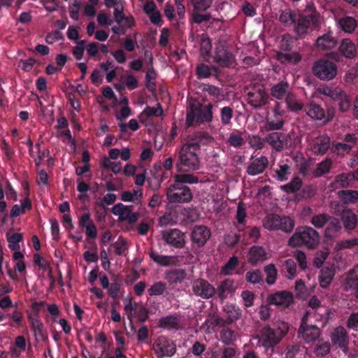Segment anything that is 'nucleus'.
<instances>
[{
  "mask_svg": "<svg viewBox=\"0 0 358 358\" xmlns=\"http://www.w3.org/2000/svg\"><path fill=\"white\" fill-rule=\"evenodd\" d=\"M289 331V324L284 321H277L272 326L264 325L258 334L259 345L267 353H272Z\"/></svg>",
  "mask_w": 358,
  "mask_h": 358,
  "instance_id": "obj_1",
  "label": "nucleus"
},
{
  "mask_svg": "<svg viewBox=\"0 0 358 358\" xmlns=\"http://www.w3.org/2000/svg\"><path fill=\"white\" fill-rule=\"evenodd\" d=\"M213 108L212 103L205 105L196 100L190 102L186 114L187 125L194 127L211 122L213 119Z\"/></svg>",
  "mask_w": 358,
  "mask_h": 358,
  "instance_id": "obj_2",
  "label": "nucleus"
},
{
  "mask_svg": "<svg viewBox=\"0 0 358 358\" xmlns=\"http://www.w3.org/2000/svg\"><path fill=\"white\" fill-rule=\"evenodd\" d=\"M319 243V233L308 226L298 227L288 240L290 247L306 246L308 249H315Z\"/></svg>",
  "mask_w": 358,
  "mask_h": 358,
  "instance_id": "obj_3",
  "label": "nucleus"
},
{
  "mask_svg": "<svg viewBox=\"0 0 358 358\" xmlns=\"http://www.w3.org/2000/svg\"><path fill=\"white\" fill-rule=\"evenodd\" d=\"M199 152L182 145L178 152L176 167L180 172L195 171L200 169Z\"/></svg>",
  "mask_w": 358,
  "mask_h": 358,
  "instance_id": "obj_4",
  "label": "nucleus"
},
{
  "mask_svg": "<svg viewBox=\"0 0 358 358\" xmlns=\"http://www.w3.org/2000/svg\"><path fill=\"white\" fill-rule=\"evenodd\" d=\"M247 90L245 101L253 109L259 110L268 104L269 96L264 85L255 83Z\"/></svg>",
  "mask_w": 358,
  "mask_h": 358,
  "instance_id": "obj_5",
  "label": "nucleus"
},
{
  "mask_svg": "<svg viewBox=\"0 0 358 358\" xmlns=\"http://www.w3.org/2000/svg\"><path fill=\"white\" fill-rule=\"evenodd\" d=\"M294 226V220L289 216L271 213L267 215L263 220V227L270 231L280 230L285 233H290Z\"/></svg>",
  "mask_w": 358,
  "mask_h": 358,
  "instance_id": "obj_6",
  "label": "nucleus"
},
{
  "mask_svg": "<svg viewBox=\"0 0 358 358\" xmlns=\"http://www.w3.org/2000/svg\"><path fill=\"white\" fill-rule=\"evenodd\" d=\"M166 196L170 203H187L192 200L193 194L189 187L174 182L166 189Z\"/></svg>",
  "mask_w": 358,
  "mask_h": 358,
  "instance_id": "obj_7",
  "label": "nucleus"
},
{
  "mask_svg": "<svg viewBox=\"0 0 358 358\" xmlns=\"http://www.w3.org/2000/svg\"><path fill=\"white\" fill-rule=\"evenodd\" d=\"M309 7L310 8L309 14L297 13L294 24V30L298 36L306 34L310 26L317 27L319 24L318 14L315 8Z\"/></svg>",
  "mask_w": 358,
  "mask_h": 358,
  "instance_id": "obj_8",
  "label": "nucleus"
},
{
  "mask_svg": "<svg viewBox=\"0 0 358 358\" xmlns=\"http://www.w3.org/2000/svg\"><path fill=\"white\" fill-rule=\"evenodd\" d=\"M313 74L322 80L334 79L337 74V66L327 59L317 60L312 68Z\"/></svg>",
  "mask_w": 358,
  "mask_h": 358,
  "instance_id": "obj_9",
  "label": "nucleus"
},
{
  "mask_svg": "<svg viewBox=\"0 0 358 358\" xmlns=\"http://www.w3.org/2000/svg\"><path fill=\"white\" fill-rule=\"evenodd\" d=\"M264 141L276 152H281L284 148H289L292 145L291 135L278 131L267 134Z\"/></svg>",
  "mask_w": 358,
  "mask_h": 358,
  "instance_id": "obj_10",
  "label": "nucleus"
},
{
  "mask_svg": "<svg viewBox=\"0 0 358 358\" xmlns=\"http://www.w3.org/2000/svg\"><path fill=\"white\" fill-rule=\"evenodd\" d=\"M192 294L204 300L212 299L215 295V287L207 280L197 278L191 282Z\"/></svg>",
  "mask_w": 358,
  "mask_h": 358,
  "instance_id": "obj_11",
  "label": "nucleus"
},
{
  "mask_svg": "<svg viewBox=\"0 0 358 358\" xmlns=\"http://www.w3.org/2000/svg\"><path fill=\"white\" fill-rule=\"evenodd\" d=\"M153 350L157 358L171 357L176 352L174 342L163 336L156 339L153 344Z\"/></svg>",
  "mask_w": 358,
  "mask_h": 358,
  "instance_id": "obj_12",
  "label": "nucleus"
},
{
  "mask_svg": "<svg viewBox=\"0 0 358 358\" xmlns=\"http://www.w3.org/2000/svg\"><path fill=\"white\" fill-rule=\"evenodd\" d=\"M308 315V312L307 311L301 319L298 333L306 343H311L319 338L320 329L315 324H308L307 323Z\"/></svg>",
  "mask_w": 358,
  "mask_h": 358,
  "instance_id": "obj_13",
  "label": "nucleus"
},
{
  "mask_svg": "<svg viewBox=\"0 0 358 358\" xmlns=\"http://www.w3.org/2000/svg\"><path fill=\"white\" fill-rule=\"evenodd\" d=\"M132 206H124L122 203H118L113 206L111 212L115 215H118L120 221H127L130 224H134L139 219L140 213L132 212Z\"/></svg>",
  "mask_w": 358,
  "mask_h": 358,
  "instance_id": "obj_14",
  "label": "nucleus"
},
{
  "mask_svg": "<svg viewBox=\"0 0 358 358\" xmlns=\"http://www.w3.org/2000/svg\"><path fill=\"white\" fill-rule=\"evenodd\" d=\"M213 138L207 131H196L189 136L183 145L200 152L201 145H208Z\"/></svg>",
  "mask_w": 358,
  "mask_h": 358,
  "instance_id": "obj_15",
  "label": "nucleus"
},
{
  "mask_svg": "<svg viewBox=\"0 0 358 358\" xmlns=\"http://www.w3.org/2000/svg\"><path fill=\"white\" fill-rule=\"evenodd\" d=\"M162 236L166 243L176 248H182L185 246V234L178 229L163 231Z\"/></svg>",
  "mask_w": 358,
  "mask_h": 358,
  "instance_id": "obj_16",
  "label": "nucleus"
},
{
  "mask_svg": "<svg viewBox=\"0 0 358 358\" xmlns=\"http://www.w3.org/2000/svg\"><path fill=\"white\" fill-rule=\"evenodd\" d=\"M331 147V138L326 134H320L310 143V150L315 155H324Z\"/></svg>",
  "mask_w": 358,
  "mask_h": 358,
  "instance_id": "obj_17",
  "label": "nucleus"
},
{
  "mask_svg": "<svg viewBox=\"0 0 358 358\" xmlns=\"http://www.w3.org/2000/svg\"><path fill=\"white\" fill-rule=\"evenodd\" d=\"M267 301L269 304L285 308H288L293 303L294 296L292 292L283 290L270 294L268 296Z\"/></svg>",
  "mask_w": 358,
  "mask_h": 358,
  "instance_id": "obj_18",
  "label": "nucleus"
},
{
  "mask_svg": "<svg viewBox=\"0 0 358 358\" xmlns=\"http://www.w3.org/2000/svg\"><path fill=\"white\" fill-rule=\"evenodd\" d=\"M236 290L235 281L232 278H226L221 281L215 288L217 295L220 302H223L230 295H234Z\"/></svg>",
  "mask_w": 358,
  "mask_h": 358,
  "instance_id": "obj_19",
  "label": "nucleus"
},
{
  "mask_svg": "<svg viewBox=\"0 0 358 358\" xmlns=\"http://www.w3.org/2000/svg\"><path fill=\"white\" fill-rule=\"evenodd\" d=\"M210 236V229L204 225L194 226L191 233L192 241L199 248L204 246Z\"/></svg>",
  "mask_w": 358,
  "mask_h": 358,
  "instance_id": "obj_20",
  "label": "nucleus"
},
{
  "mask_svg": "<svg viewBox=\"0 0 358 358\" xmlns=\"http://www.w3.org/2000/svg\"><path fill=\"white\" fill-rule=\"evenodd\" d=\"M215 62L219 66L229 68L236 63L235 56L226 49L217 50L215 56Z\"/></svg>",
  "mask_w": 358,
  "mask_h": 358,
  "instance_id": "obj_21",
  "label": "nucleus"
},
{
  "mask_svg": "<svg viewBox=\"0 0 358 358\" xmlns=\"http://www.w3.org/2000/svg\"><path fill=\"white\" fill-rule=\"evenodd\" d=\"M331 343L334 345L343 349L348 345V335L346 329L342 327H336L331 335Z\"/></svg>",
  "mask_w": 358,
  "mask_h": 358,
  "instance_id": "obj_22",
  "label": "nucleus"
},
{
  "mask_svg": "<svg viewBox=\"0 0 358 358\" xmlns=\"http://www.w3.org/2000/svg\"><path fill=\"white\" fill-rule=\"evenodd\" d=\"M268 165L266 156H261L254 159L248 166L246 172L250 176H257L262 173Z\"/></svg>",
  "mask_w": 358,
  "mask_h": 358,
  "instance_id": "obj_23",
  "label": "nucleus"
},
{
  "mask_svg": "<svg viewBox=\"0 0 358 358\" xmlns=\"http://www.w3.org/2000/svg\"><path fill=\"white\" fill-rule=\"evenodd\" d=\"M268 259V253L262 246L253 245L248 252V262L256 266L258 263L262 262Z\"/></svg>",
  "mask_w": 358,
  "mask_h": 358,
  "instance_id": "obj_24",
  "label": "nucleus"
},
{
  "mask_svg": "<svg viewBox=\"0 0 358 358\" xmlns=\"http://www.w3.org/2000/svg\"><path fill=\"white\" fill-rule=\"evenodd\" d=\"M341 220L346 230H353L357 224V216L351 209H343L341 213Z\"/></svg>",
  "mask_w": 358,
  "mask_h": 358,
  "instance_id": "obj_25",
  "label": "nucleus"
},
{
  "mask_svg": "<svg viewBox=\"0 0 358 358\" xmlns=\"http://www.w3.org/2000/svg\"><path fill=\"white\" fill-rule=\"evenodd\" d=\"M290 91L291 88L288 82L281 80L271 87V94L278 100H282Z\"/></svg>",
  "mask_w": 358,
  "mask_h": 358,
  "instance_id": "obj_26",
  "label": "nucleus"
},
{
  "mask_svg": "<svg viewBox=\"0 0 358 358\" xmlns=\"http://www.w3.org/2000/svg\"><path fill=\"white\" fill-rule=\"evenodd\" d=\"M307 115L314 120H322L325 118V110L319 104L314 101L310 102L304 107Z\"/></svg>",
  "mask_w": 358,
  "mask_h": 358,
  "instance_id": "obj_27",
  "label": "nucleus"
},
{
  "mask_svg": "<svg viewBox=\"0 0 358 358\" xmlns=\"http://www.w3.org/2000/svg\"><path fill=\"white\" fill-rule=\"evenodd\" d=\"M324 230V237L328 240H334L341 230V224L338 219L331 217L327 224Z\"/></svg>",
  "mask_w": 358,
  "mask_h": 358,
  "instance_id": "obj_28",
  "label": "nucleus"
},
{
  "mask_svg": "<svg viewBox=\"0 0 358 358\" xmlns=\"http://www.w3.org/2000/svg\"><path fill=\"white\" fill-rule=\"evenodd\" d=\"M29 321L36 339L40 338L43 341H48V334L44 329V324L41 320L40 318H32L29 317Z\"/></svg>",
  "mask_w": 358,
  "mask_h": 358,
  "instance_id": "obj_29",
  "label": "nucleus"
},
{
  "mask_svg": "<svg viewBox=\"0 0 358 358\" xmlns=\"http://www.w3.org/2000/svg\"><path fill=\"white\" fill-rule=\"evenodd\" d=\"M336 44L337 41L331 36V32L317 37L315 43L317 48L321 50L332 49L336 47Z\"/></svg>",
  "mask_w": 358,
  "mask_h": 358,
  "instance_id": "obj_30",
  "label": "nucleus"
},
{
  "mask_svg": "<svg viewBox=\"0 0 358 358\" xmlns=\"http://www.w3.org/2000/svg\"><path fill=\"white\" fill-rule=\"evenodd\" d=\"M335 275L334 266H327L321 269L319 275L320 285L322 288H327Z\"/></svg>",
  "mask_w": 358,
  "mask_h": 358,
  "instance_id": "obj_31",
  "label": "nucleus"
},
{
  "mask_svg": "<svg viewBox=\"0 0 358 358\" xmlns=\"http://www.w3.org/2000/svg\"><path fill=\"white\" fill-rule=\"evenodd\" d=\"M218 69L215 66H208L204 63L197 64L196 75L199 79L208 78L212 75L218 73Z\"/></svg>",
  "mask_w": 358,
  "mask_h": 358,
  "instance_id": "obj_32",
  "label": "nucleus"
},
{
  "mask_svg": "<svg viewBox=\"0 0 358 358\" xmlns=\"http://www.w3.org/2000/svg\"><path fill=\"white\" fill-rule=\"evenodd\" d=\"M339 52L346 58L352 59L357 54L355 45L348 38L342 41L339 46Z\"/></svg>",
  "mask_w": 358,
  "mask_h": 358,
  "instance_id": "obj_33",
  "label": "nucleus"
},
{
  "mask_svg": "<svg viewBox=\"0 0 358 358\" xmlns=\"http://www.w3.org/2000/svg\"><path fill=\"white\" fill-rule=\"evenodd\" d=\"M223 311L227 314L226 324H231L237 320L241 315V310L235 304L227 303L224 306Z\"/></svg>",
  "mask_w": 358,
  "mask_h": 358,
  "instance_id": "obj_34",
  "label": "nucleus"
},
{
  "mask_svg": "<svg viewBox=\"0 0 358 358\" xmlns=\"http://www.w3.org/2000/svg\"><path fill=\"white\" fill-rule=\"evenodd\" d=\"M276 59L283 64H296L301 61V56L298 52H292V53H283L282 52H278L276 54Z\"/></svg>",
  "mask_w": 358,
  "mask_h": 358,
  "instance_id": "obj_35",
  "label": "nucleus"
},
{
  "mask_svg": "<svg viewBox=\"0 0 358 358\" xmlns=\"http://www.w3.org/2000/svg\"><path fill=\"white\" fill-rule=\"evenodd\" d=\"M333 166V161L331 158L327 157L323 161L317 164V167L313 171V174L315 177L319 178L324 174L329 173Z\"/></svg>",
  "mask_w": 358,
  "mask_h": 358,
  "instance_id": "obj_36",
  "label": "nucleus"
},
{
  "mask_svg": "<svg viewBox=\"0 0 358 358\" xmlns=\"http://www.w3.org/2000/svg\"><path fill=\"white\" fill-rule=\"evenodd\" d=\"M226 324L225 320L217 315H210L202 325V329L206 331L210 332V330H213L217 326H224Z\"/></svg>",
  "mask_w": 358,
  "mask_h": 358,
  "instance_id": "obj_37",
  "label": "nucleus"
},
{
  "mask_svg": "<svg viewBox=\"0 0 358 358\" xmlns=\"http://www.w3.org/2000/svg\"><path fill=\"white\" fill-rule=\"evenodd\" d=\"M185 277V271L180 268H174L166 273V279L171 284L180 283Z\"/></svg>",
  "mask_w": 358,
  "mask_h": 358,
  "instance_id": "obj_38",
  "label": "nucleus"
},
{
  "mask_svg": "<svg viewBox=\"0 0 358 358\" xmlns=\"http://www.w3.org/2000/svg\"><path fill=\"white\" fill-rule=\"evenodd\" d=\"M32 207L31 202L29 197L25 198L21 205L15 204L10 210V216L17 217L20 214L25 213L26 210H31Z\"/></svg>",
  "mask_w": 358,
  "mask_h": 358,
  "instance_id": "obj_39",
  "label": "nucleus"
},
{
  "mask_svg": "<svg viewBox=\"0 0 358 358\" xmlns=\"http://www.w3.org/2000/svg\"><path fill=\"white\" fill-rule=\"evenodd\" d=\"M297 13H298L291 9H286L282 10L280 14L279 21L285 27H290L292 25L294 26Z\"/></svg>",
  "mask_w": 358,
  "mask_h": 358,
  "instance_id": "obj_40",
  "label": "nucleus"
},
{
  "mask_svg": "<svg viewBox=\"0 0 358 358\" xmlns=\"http://www.w3.org/2000/svg\"><path fill=\"white\" fill-rule=\"evenodd\" d=\"M301 187V178L296 176L289 183L280 186V189L287 194H294L298 192Z\"/></svg>",
  "mask_w": 358,
  "mask_h": 358,
  "instance_id": "obj_41",
  "label": "nucleus"
},
{
  "mask_svg": "<svg viewBox=\"0 0 358 358\" xmlns=\"http://www.w3.org/2000/svg\"><path fill=\"white\" fill-rule=\"evenodd\" d=\"M287 108L294 112L299 111L303 108V104L296 98V95L291 91L284 99Z\"/></svg>",
  "mask_w": 358,
  "mask_h": 358,
  "instance_id": "obj_42",
  "label": "nucleus"
},
{
  "mask_svg": "<svg viewBox=\"0 0 358 358\" xmlns=\"http://www.w3.org/2000/svg\"><path fill=\"white\" fill-rule=\"evenodd\" d=\"M352 150L348 144H345L343 142H338L334 141L331 143V151L332 153L337 156H345L348 154Z\"/></svg>",
  "mask_w": 358,
  "mask_h": 358,
  "instance_id": "obj_43",
  "label": "nucleus"
},
{
  "mask_svg": "<svg viewBox=\"0 0 358 358\" xmlns=\"http://www.w3.org/2000/svg\"><path fill=\"white\" fill-rule=\"evenodd\" d=\"M199 181V178L191 173H180L174 176V182L183 185L185 184H196Z\"/></svg>",
  "mask_w": 358,
  "mask_h": 358,
  "instance_id": "obj_44",
  "label": "nucleus"
},
{
  "mask_svg": "<svg viewBox=\"0 0 358 358\" xmlns=\"http://www.w3.org/2000/svg\"><path fill=\"white\" fill-rule=\"evenodd\" d=\"M238 263L239 261L238 257L235 255H233L229 259L227 263L221 268L220 273L224 275H231L234 271L238 266Z\"/></svg>",
  "mask_w": 358,
  "mask_h": 358,
  "instance_id": "obj_45",
  "label": "nucleus"
},
{
  "mask_svg": "<svg viewBox=\"0 0 358 358\" xmlns=\"http://www.w3.org/2000/svg\"><path fill=\"white\" fill-rule=\"evenodd\" d=\"M245 280L251 284H260L264 283L262 273L259 269H253L248 271L245 273Z\"/></svg>",
  "mask_w": 358,
  "mask_h": 358,
  "instance_id": "obj_46",
  "label": "nucleus"
},
{
  "mask_svg": "<svg viewBox=\"0 0 358 358\" xmlns=\"http://www.w3.org/2000/svg\"><path fill=\"white\" fill-rule=\"evenodd\" d=\"M275 178L278 181H285L288 179L291 174V168L287 164H280L278 168L275 171Z\"/></svg>",
  "mask_w": 358,
  "mask_h": 358,
  "instance_id": "obj_47",
  "label": "nucleus"
},
{
  "mask_svg": "<svg viewBox=\"0 0 358 358\" xmlns=\"http://www.w3.org/2000/svg\"><path fill=\"white\" fill-rule=\"evenodd\" d=\"M339 24L341 29L348 33H352L357 27V21L352 17H345L340 20Z\"/></svg>",
  "mask_w": 358,
  "mask_h": 358,
  "instance_id": "obj_48",
  "label": "nucleus"
},
{
  "mask_svg": "<svg viewBox=\"0 0 358 358\" xmlns=\"http://www.w3.org/2000/svg\"><path fill=\"white\" fill-rule=\"evenodd\" d=\"M331 217L326 213L315 215L311 217L310 223L316 228H322L327 224Z\"/></svg>",
  "mask_w": 358,
  "mask_h": 358,
  "instance_id": "obj_49",
  "label": "nucleus"
},
{
  "mask_svg": "<svg viewBox=\"0 0 358 358\" xmlns=\"http://www.w3.org/2000/svg\"><path fill=\"white\" fill-rule=\"evenodd\" d=\"M264 272L266 275V282L268 285H273L277 278L278 271L273 264H269L264 267Z\"/></svg>",
  "mask_w": 358,
  "mask_h": 358,
  "instance_id": "obj_50",
  "label": "nucleus"
},
{
  "mask_svg": "<svg viewBox=\"0 0 358 358\" xmlns=\"http://www.w3.org/2000/svg\"><path fill=\"white\" fill-rule=\"evenodd\" d=\"M296 38L291 36L289 34L283 35L280 42V49L285 52H291L294 48V43Z\"/></svg>",
  "mask_w": 358,
  "mask_h": 358,
  "instance_id": "obj_51",
  "label": "nucleus"
},
{
  "mask_svg": "<svg viewBox=\"0 0 358 358\" xmlns=\"http://www.w3.org/2000/svg\"><path fill=\"white\" fill-rule=\"evenodd\" d=\"M6 238L8 242V248L11 250H18L20 249V242L22 241V235L21 234L14 233L10 236L7 233Z\"/></svg>",
  "mask_w": 358,
  "mask_h": 358,
  "instance_id": "obj_52",
  "label": "nucleus"
},
{
  "mask_svg": "<svg viewBox=\"0 0 358 358\" xmlns=\"http://www.w3.org/2000/svg\"><path fill=\"white\" fill-rule=\"evenodd\" d=\"M285 124V121L282 118L275 119L267 118L265 122V129L266 131H277L281 129Z\"/></svg>",
  "mask_w": 358,
  "mask_h": 358,
  "instance_id": "obj_53",
  "label": "nucleus"
},
{
  "mask_svg": "<svg viewBox=\"0 0 358 358\" xmlns=\"http://www.w3.org/2000/svg\"><path fill=\"white\" fill-rule=\"evenodd\" d=\"M150 257L160 266H167L171 264V257L158 254L155 251H150Z\"/></svg>",
  "mask_w": 358,
  "mask_h": 358,
  "instance_id": "obj_54",
  "label": "nucleus"
},
{
  "mask_svg": "<svg viewBox=\"0 0 358 358\" xmlns=\"http://www.w3.org/2000/svg\"><path fill=\"white\" fill-rule=\"evenodd\" d=\"M227 143L232 147L239 148L245 143L241 133L238 131L229 134Z\"/></svg>",
  "mask_w": 358,
  "mask_h": 358,
  "instance_id": "obj_55",
  "label": "nucleus"
},
{
  "mask_svg": "<svg viewBox=\"0 0 358 358\" xmlns=\"http://www.w3.org/2000/svg\"><path fill=\"white\" fill-rule=\"evenodd\" d=\"M166 290V285L162 281L155 282L148 289L149 296H159L163 294Z\"/></svg>",
  "mask_w": 358,
  "mask_h": 358,
  "instance_id": "obj_56",
  "label": "nucleus"
},
{
  "mask_svg": "<svg viewBox=\"0 0 358 358\" xmlns=\"http://www.w3.org/2000/svg\"><path fill=\"white\" fill-rule=\"evenodd\" d=\"M339 195L343 198V201L346 203H356L358 201V191L357 190H341Z\"/></svg>",
  "mask_w": 358,
  "mask_h": 358,
  "instance_id": "obj_57",
  "label": "nucleus"
},
{
  "mask_svg": "<svg viewBox=\"0 0 358 358\" xmlns=\"http://www.w3.org/2000/svg\"><path fill=\"white\" fill-rule=\"evenodd\" d=\"M338 102L339 110L341 112L348 110L351 106V100L348 95L344 92H342L339 98L336 101Z\"/></svg>",
  "mask_w": 358,
  "mask_h": 358,
  "instance_id": "obj_58",
  "label": "nucleus"
},
{
  "mask_svg": "<svg viewBox=\"0 0 358 358\" xmlns=\"http://www.w3.org/2000/svg\"><path fill=\"white\" fill-rule=\"evenodd\" d=\"M233 117V109L229 106H224L220 110L221 122L224 125L231 124Z\"/></svg>",
  "mask_w": 358,
  "mask_h": 358,
  "instance_id": "obj_59",
  "label": "nucleus"
},
{
  "mask_svg": "<svg viewBox=\"0 0 358 358\" xmlns=\"http://www.w3.org/2000/svg\"><path fill=\"white\" fill-rule=\"evenodd\" d=\"M343 91L340 88L333 87H324L320 90V93L330 97L334 101H336Z\"/></svg>",
  "mask_w": 358,
  "mask_h": 358,
  "instance_id": "obj_60",
  "label": "nucleus"
},
{
  "mask_svg": "<svg viewBox=\"0 0 358 358\" xmlns=\"http://www.w3.org/2000/svg\"><path fill=\"white\" fill-rule=\"evenodd\" d=\"M353 180V175L351 173H341L336 176V182L341 187H347L349 186L350 182Z\"/></svg>",
  "mask_w": 358,
  "mask_h": 358,
  "instance_id": "obj_61",
  "label": "nucleus"
},
{
  "mask_svg": "<svg viewBox=\"0 0 358 358\" xmlns=\"http://www.w3.org/2000/svg\"><path fill=\"white\" fill-rule=\"evenodd\" d=\"M247 216L245 205L243 201H240L237 206L236 218L238 224H245V217Z\"/></svg>",
  "mask_w": 358,
  "mask_h": 358,
  "instance_id": "obj_62",
  "label": "nucleus"
},
{
  "mask_svg": "<svg viewBox=\"0 0 358 358\" xmlns=\"http://www.w3.org/2000/svg\"><path fill=\"white\" fill-rule=\"evenodd\" d=\"M221 341L225 344H230L236 339L234 331L229 328H224L220 333Z\"/></svg>",
  "mask_w": 358,
  "mask_h": 358,
  "instance_id": "obj_63",
  "label": "nucleus"
},
{
  "mask_svg": "<svg viewBox=\"0 0 358 358\" xmlns=\"http://www.w3.org/2000/svg\"><path fill=\"white\" fill-rule=\"evenodd\" d=\"M358 282V265H355L346 274L343 286Z\"/></svg>",
  "mask_w": 358,
  "mask_h": 358,
  "instance_id": "obj_64",
  "label": "nucleus"
}]
</instances>
